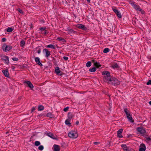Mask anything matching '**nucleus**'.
Masks as SVG:
<instances>
[{"label": "nucleus", "instance_id": "1", "mask_svg": "<svg viewBox=\"0 0 151 151\" xmlns=\"http://www.w3.org/2000/svg\"><path fill=\"white\" fill-rule=\"evenodd\" d=\"M102 75L104 76V80L107 83H109L111 82L112 79L110 73L107 71L102 72Z\"/></svg>", "mask_w": 151, "mask_h": 151}, {"label": "nucleus", "instance_id": "2", "mask_svg": "<svg viewBox=\"0 0 151 151\" xmlns=\"http://www.w3.org/2000/svg\"><path fill=\"white\" fill-rule=\"evenodd\" d=\"M68 136L70 138L75 139L78 137V134L76 131H72L68 133Z\"/></svg>", "mask_w": 151, "mask_h": 151}, {"label": "nucleus", "instance_id": "3", "mask_svg": "<svg viewBox=\"0 0 151 151\" xmlns=\"http://www.w3.org/2000/svg\"><path fill=\"white\" fill-rule=\"evenodd\" d=\"M137 130L138 132V133L141 134L143 136H147L145 129L142 127H140L137 128Z\"/></svg>", "mask_w": 151, "mask_h": 151}, {"label": "nucleus", "instance_id": "4", "mask_svg": "<svg viewBox=\"0 0 151 151\" xmlns=\"http://www.w3.org/2000/svg\"><path fill=\"white\" fill-rule=\"evenodd\" d=\"M12 48V47L11 45H7L5 44H4L2 46L3 51L5 52L9 51Z\"/></svg>", "mask_w": 151, "mask_h": 151}, {"label": "nucleus", "instance_id": "5", "mask_svg": "<svg viewBox=\"0 0 151 151\" xmlns=\"http://www.w3.org/2000/svg\"><path fill=\"white\" fill-rule=\"evenodd\" d=\"M109 83L113 84L114 86L118 85L120 84V82L116 78H113L111 82H110Z\"/></svg>", "mask_w": 151, "mask_h": 151}, {"label": "nucleus", "instance_id": "6", "mask_svg": "<svg viewBox=\"0 0 151 151\" xmlns=\"http://www.w3.org/2000/svg\"><path fill=\"white\" fill-rule=\"evenodd\" d=\"M129 3L135 10L137 11L141 10L140 7L138 5L136 4L135 2L131 1L129 2Z\"/></svg>", "mask_w": 151, "mask_h": 151}, {"label": "nucleus", "instance_id": "7", "mask_svg": "<svg viewBox=\"0 0 151 151\" xmlns=\"http://www.w3.org/2000/svg\"><path fill=\"white\" fill-rule=\"evenodd\" d=\"M1 59L5 61V63L8 64L9 63V58L8 56L5 55H3L1 56Z\"/></svg>", "mask_w": 151, "mask_h": 151}, {"label": "nucleus", "instance_id": "8", "mask_svg": "<svg viewBox=\"0 0 151 151\" xmlns=\"http://www.w3.org/2000/svg\"><path fill=\"white\" fill-rule=\"evenodd\" d=\"M43 52L45 54V56L46 58H48L50 54V52L47 49H44L43 50Z\"/></svg>", "mask_w": 151, "mask_h": 151}, {"label": "nucleus", "instance_id": "9", "mask_svg": "<svg viewBox=\"0 0 151 151\" xmlns=\"http://www.w3.org/2000/svg\"><path fill=\"white\" fill-rule=\"evenodd\" d=\"M24 83L27 84L29 87L31 89L34 88V86L32 83L29 81H24Z\"/></svg>", "mask_w": 151, "mask_h": 151}, {"label": "nucleus", "instance_id": "10", "mask_svg": "<svg viewBox=\"0 0 151 151\" xmlns=\"http://www.w3.org/2000/svg\"><path fill=\"white\" fill-rule=\"evenodd\" d=\"M146 149V146L145 144H142L140 145L139 149V151H145Z\"/></svg>", "mask_w": 151, "mask_h": 151}, {"label": "nucleus", "instance_id": "11", "mask_svg": "<svg viewBox=\"0 0 151 151\" xmlns=\"http://www.w3.org/2000/svg\"><path fill=\"white\" fill-rule=\"evenodd\" d=\"M121 147L125 151H129L131 150V148L129 147H127L126 145H122Z\"/></svg>", "mask_w": 151, "mask_h": 151}, {"label": "nucleus", "instance_id": "12", "mask_svg": "<svg viewBox=\"0 0 151 151\" xmlns=\"http://www.w3.org/2000/svg\"><path fill=\"white\" fill-rule=\"evenodd\" d=\"M113 10L117 15L118 17L119 18H121L122 17V15L120 13L119 11L118 10L116 9H113Z\"/></svg>", "mask_w": 151, "mask_h": 151}, {"label": "nucleus", "instance_id": "13", "mask_svg": "<svg viewBox=\"0 0 151 151\" xmlns=\"http://www.w3.org/2000/svg\"><path fill=\"white\" fill-rule=\"evenodd\" d=\"M53 149L54 151H60V147L59 145H54L53 147Z\"/></svg>", "mask_w": 151, "mask_h": 151}, {"label": "nucleus", "instance_id": "14", "mask_svg": "<svg viewBox=\"0 0 151 151\" xmlns=\"http://www.w3.org/2000/svg\"><path fill=\"white\" fill-rule=\"evenodd\" d=\"M123 131V129H119L118 131H117V137L119 138H121L122 137V133Z\"/></svg>", "mask_w": 151, "mask_h": 151}, {"label": "nucleus", "instance_id": "15", "mask_svg": "<svg viewBox=\"0 0 151 151\" xmlns=\"http://www.w3.org/2000/svg\"><path fill=\"white\" fill-rule=\"evenodd\" d=\"M56 47L57 48H58V47L56 45V46L52 44H50L49 45H47L46 46V47L52 48L53 49H56Z\"/></svg>", "mask_w": 151, "mask_h": 151}, {"label": "nucleus", "instance_id": "16", "mask_svg": "<svg viewBox=\"0 0 151 151\" xmlns=\"http://www.w3.org/2000/svg\"><path fill=\"white\" fill-rule=\"evenodd\" d=\"M35 60L37 64L39 65L40 66H42V64L40 63V59L38 57L35 58Z\"/></svg>", "mask_w": 151, "mask_h": 151}, {"label": "nucleus", "instance_id": "17", "mask_svg": "<svg viewBox=\"0 0 151 151\" xmlns=\"http://www.w3.org/2000/svg\"><path fill=\"white\" fill-rule=\"evenodd\" d=\"M127 117L128 118V119L131 122H133L134 121L133 119H132V117L131 116L130 114L127 116Z\"/></svg>", "mask_w": 151, "mask_h": 151}, {"label": "nucleus", "instance_id": "18", "mask_svg": "<svg viewBox=\"0 0 151 151\" xmlns=\"http://www.w3.org/2000/svg\"><path fill=\"white\" fill-rule=\"evenodd\" d=\"M4 76L6 77H8L9 76V74L8 71L6 70H4L2 71Z\"/></svg>", "mask_w": 151, "mask_h": 151}, {"label": "nucleus", "instance_id": "19", "mask_svg": "<svg viewBox=\"0 0 151 151\" xmlns=\"http://www.w3.org/2000/svg\"><path fill=\"white\" fill-rule=\"evenodd\" d=\"M55 72L57 74L59 75L61 72L59 67H57L55 70Z\"/></svg>", "mask_w": 151, "mask_h": 151}, {"label": "nucleus", "instance_id": "20", "mask_svg": "<svg viewBox=\"0 0 151 151\" xmlns=\"http://www.w3.org/2000/svg\"><path fill=\"white\" fill-rule=\"evenodd\" d=\"M66 31L68 32V33L69 34H70L71 33L75 32L72 29L69 28H67V29L66 30Z\"/></svg>", "mask_w": 151, "mask_h": 151}, {"label": "nucleus", "instance_id": "21", "mask_svg": "<svg viewBox=\"0 0 151 151\" xmlns=\"http://www.w3.org/2000/svg\"><path fill=\"white\" fill-rule=\"evenodd\" d=\"M25 44V42L24 40H22L20 42V46L22 47H23Z\"/></svg>", "mask_w": 151, "mask_h": 151}, {"label": "nucleus", "instance_id": "22", "mask_svg": "<svg viewBox=\"0 0 151 151\" xmlns=\"http://www.w3.org/2000/svg\"><path fill=\"white\" fill-rule=\"evenodd\" d=\"M94 65L97 68H99L101 66L99 63L97 62H94Z\"/></svg>", "mask_w": 151, "mask_h": 151}, {"label": "nucleus", "instance_id": "23", "mask_svg": "<svg viewBox=\"0 0 151 151\" xmlns=\"http://www.w3.org/2000/svg\"><path fill=\"white\" fill-rule=\"evenodd\" d=\"M77 28H78L82 29H84V28L85 27L82 24H78L77 25Z\"/></svg>", "mask_w": 151, "mask_h": 151}, {"label": "nucleus", "instance_id": "24", "mask_svg": "<svg viewBox=\"0 0 151 151\" xmlns=\"http://www.w3.org/2000/svg\"><path fill=\"white\" fill-rule=\"evenodd\" d=\"M38 109L39 111H42L44 109V107L42 105H40L38 106Z\"/></svg>", "mask_w": 151, "mask_h": 151}, {"label": "nucleus", "instance_id": "25", "mask_svg": "<svg viewBox=\"0 0 151 151\" xmlns=\"http://www.w3.org/2000/svg\"><path fill=\"white\" fill-rule=\"evenodd\" d=\"M96 70V68L95 67H93L92 68H90L89 70V71L90 72H95Z\"/></svg>", "mask_w": 151, "mask_h": 151}, {"label": "nucleus", "instance_id": "26", "mask_svg": "<svg viewBox=\"0 0 151 151\" xmlns=\"http://www.w3.org/2000/svg\"><path fill=\"white\" fill-rule=\"evenodd\" d=\"M47 116L48 117H49L51 118H52L53 117V115L50 112L48 113L47 114Z\"/></svg>", "mask_w": 151, "mask_h": 151}, {"label": "nucleus", "instance_id": "27", "mask_svg": "<svg viewBox=\"0 0 151 151\" xmlns=\"http://www.w3.org/2000/svg\"><path fill=\"white\" fill-rule=\"evenodd\" d=\"M110 50L109 48H105L103 50V52L104 53H106L109 52Z\"/></svg>", "mask_w": 151, "mask_h": 151}, {"label": "nucleus", "instance_id": "28", "mask_svg": "<svg viewBox=\"0 0 151 151\" xmlns=\"http://www.w3.org/2000/svg\"><path fill=\"white\" fill-rule=\"evenodd\" d=\"M57 40H58L60 41L63 42L65 41V39L64 38L62 37H58L57 38Z\"/></svg>", "mask_w": 151, "mask_h": 151}, {"label": "nucleus", "instance_id": "29", "mask_svg": "<svg viewBox=\"0 0 151 151\" xmlns=\"http://www.w3.org/2000/svg\"><path fill=\"white\" fill-rule=\"evenodd\" d=\"M40 142L39 141H36L35 142V146H37L40 145Z\"/></svg>", "mask_w": 151, "mask_h": 151}, {"label": "nucleus", "instance_id": "30", "mask_svg": "<svg viewBox=\"0 0 151 151\" xmlns=\"http://www.w3.org/2000/svg\"><path fill=\"white\" fill-rule=\"evenodd\" d=\"M91 65V62L90 61H88L86 63V66L88 67H89Z\"/></svg>", "mask_w": 151, "mask_h": 151}, {"label": "nucleus", "instance_id": "31", "mask_svg": "<svg viewBox=\"0 0 151 151\" xmlns=\"http://www.w3.org/2000/svg\"><path fill=\"white\" fill-rule=\"evenodd\" d=\"M124 111L125 112V113L127 116V115L130 114L129 112V111H128V110L127 109H124Z\"/></svg>", "mask_w": 151, "mask_h": 151}, {"label": "nucleus", "instance_id": "32", "mask_svg": "<svg viewBox=\"0 0 151 151\" xmlns=\"http://www.w3.org/2000/svg\"><path fill=\"white\" fill-rule=\"evenodd\" d=\"M38 149L40 150H42L44 149V147L43 146L41 145L38 147Z\"/></svg>", "mask_w": 151, "mask_h": 151}, {"label": "nucleus", "instance_id": "33", "mask_svg": "<svg viewBox=\"0 0 151 151\" xmlns=\"http://www.w3.org/2000/svg\"><path fill=\"white\" fill-rule=\"evenodd\" d=\"M113 68H118V65L117 64H114L112 66Z\"/></svg>", "mask_w": 151, "mask_h": 151}, {"label": "nucleus", "instance_id": "34", "mask_svg": "<svg viewBox=\"0 0 151 151\" xmlns=\"http://www.w3.org/2000/svg\"><path fill=\"white\" fill-rule=\"evenodd\" d=\"M65 123L67 125H70V121L68 119H67L65 121Z\"/></svg>", "mask_w": 151, "mask_h": 151}, {"label": "nucleus", "instance_id": "35", "mask_svg": "<svg viewBox=\"0 0 151 151\" xmlns=\"http://www.w3.org/2000/svg\"><path fill=\"white\" fill-rule=\"evenodd\" d=\"M13 31V29L12 28L9 27L7 28V31L8 32H11Z\"/></svg>", "mask_w": 151, "mask_h": 151}, {"label": "nucleus", "instance_id": "36", "mask_svg": "<svg viewBox=\"0 0 151 151\" xmlns=\"http://www.w3.org/2000/svg\"><path fill=\"white\" fill-rule=\"evenodd\" d=\"M17 10L20 13L22 14L23 13L22 11L20 8H18L17 9Z\"/></svg>", "mask_w": 151, "mask_h": 151}, {"label": "nucleus", "instance_id": "37", "mask_svg": "<svg viewBox=\"0 0 151 151\" xmlns=\"http://www.w3.org/2000/svg\"><path fill=\"white\" fill-rule=\"evenodd\" d=\"M46 28L45 27H41L40 28V30L41 31H44V30H45Z\"/></svg>", "mask_w": 151, "mask_h": 151}, {"label": "nucleus", "instance_id": "38", "mask_svg": "<svg viewBox=\"0 0 151 151\" xmlns=\"http://www.w3.org/2000/svg\"><path fill=\"white\" fill-rule=\"evenodd\" d=\"M48 135L50 137L54 139V138L52 137V136H53V135L52 134L50 133L49 134L48 133Z\"/></svg>", "mask_w": 151, "mask_h": 151}, {"label": "nucleus", "instance_id": "39", "mask_svg": "<svg viewBox=\"0 0 151 151\" xmlns=\"http://www.w3.org/2000/svg\"><path fill=\"white\" fill-rule=\"evenodd\" d=\"M69 109V107H67L65 108L64 109H63V111H65V112H66L67 111H68V110Z\"/></svg>", "mask_w": 151, "mask_h": 151}, {"label": "nucleus", "instance_id": "40", "mask_svg": "<svg viewBox=\"0 0 151 151\" xmlns=\"http://www.w3.org/2000/svg\"><path fill=\"white\" fill-rule=\"evenodd\" d=\"M12 60L14 61H17L18 60V59L16 58H12Z\"/></svg>", "mask_w": 151, "mask_h": 151}, {"label": "nucleus", "instance_id": "41", "mask_svg": "<svg viewBox=\"0 0 151 151\" xmlns=\"http://www.w3.org/2000/svg\"><path fill=\"white\" fill-rule=\"evenodd\" d=\"M146 140L148 141H151V138L149 137H147L146 138Z\"/></svg>", "mask_w": 151, "mask_h": 151}, {"label": "nucleus", "instance_id": "42", "mask_svg": "<svg viewBox=\"0 0 151 151\" xmlns=\"http://www.w3.org/2000/svg\"><path fill=\"white\" fill-rule=\"evenodd\" d=\"M147 85H149L151 84V80H149L148 81V82L147 83Z\"/></svg>", "mask_w": 151, "mask_h": 151}, {"label": "nucleus", "instance_id": "43", "mask_svg": "<svg viewBox=\"0 0 151 151\" xmlns=\"http://www.w3.org/2000/svg\"><path fill=\"white\" fill-rule=\"evenodd\" d=\"M141 10H139V11H140L141 12V13L142 14H144L145 13V12L143 10H142V9L140 8Z\"/></svg>", "mask_w": 151, "mask_h": 151}, {"label": "nucleus", "instance_id": "44", "mask_svg": "<svg viewBox=\"0 0 151 151\" xmlns=\"http://www.w3.org/2000/svg\"><path fill=\"white\" fill-rule=\"evenodd\" d=\"M63 59L65 60H67L68 58V57H65V56H64L63 57Z\"/></svg>", "mask_w": 151, "mask_h": 151}, {"label": "nucleus", "instance_id": "45", "mask_svg": "<svg viewBox=\"0 0 151 151\" xmlns=\"http://www.w3.org/2000/svg\"><path fill=\"white\" fill-rule=\"evenodd\" d=\"M35 107H33L32 109L31 110V112H32L33 111H34L35 110Z\"/></svg>", "mask_w": 151, "mask_h": 151}, {"label": "nucleus", "instance_id": "46", "mask_svg": "<svg viewBox=\"0 0 151 151\" xmlns=\"http://www.w3.org/2000/svg\"><path fill=\"white\" fill-rule=\"evenodd\" d=\"M6 39L5 38H3L2 39V41L3 42H4L5 41H6Z\"/></svg>", "mask_w": 151, "mask_h": 151}, {"label": "nucleus", "instance_id": "47", "mask_svg": "<svg viewBox=\"0 0 151 151\" xmlns=\"http://www.w3.org/2000/svg\"><path fill=\"white\" fill-rule=\"evenodd\" d=\"M93 144H94V145H98V144H99V142H93Z\"/></svg>", "mask_w": 151, "mask_h": 151}, {"label": "nucleus", "instance_id": "48", "mask_svg": "<svg viewBox=\"0 0 151 151\" xmlns=\"http://www.w3.org/2000/svg\"><path fill=\"white\" fill-rule=\"evenodd\" d=\"M48 32L47 31H45V32H44L43 33H42V34H44L45 35L47 34H48Z\"/></svg>", "mask_w": 151, "mask_h": 151}, {"label": "nucleus", "instance_id": "49", "mask_svg": "<svg viewBox=\"0 0 151 151\" xmlns=\"http://www.w3.org/2000/svg\"><path fill=\"white\" fill-rule=\"evenodd\" d=\"M41 52V51L40 50H39L37 51V53L38 54H40Z\"/></svg>", "mask_w": 151, "mask_h": 151}, {"label": "nucleus", "instance_id": "50", "mask_svg": "<svg viewBox=\"0 0 151 151\" xmlns=\"http://www.w3.org/2000/svg\"><path fill=\"white\" fill-rule=\"evenodd\" d=\"M79 123V122L78 121H77L76 122V124L77 125H78Z\"/></svg>", "mask_w": 151, "mask_h": 151}, {"label": "nucleus", "instance_id": "51", "mask_svg": "<svg viewBox=\"0 0 151 151\" xmlns=\"http://www.w3.org/2000/svg\"><path fill=\"white\" fill-rule=\"evenodd\" d=\"M149 104H150L151 105V101H149Z\"/></svg>", "mask_w": 151, "mask_h": 151}, {"label": "nucleus", "instance_id": "52", "mask_svg": "<svg viewBox=\"0 0 151 151\" xmlns=\"http://www.w3.org/2000/svg\"><path fill=\"white\" fill-rule=\"evenodd\" d=\"M90 0H87V1L88 2H89L90 1Z\"/></svg>", "mask_w": 151, "mask_h": 151}, {"label": "nucleus", "instance_id": "53", "mask_svg": "<svg viewBox=\"0 0 151 151\" xmlns=\"http://www.w3.org/2000/svg\"><path fill=\"white\" fill-rule=\"evenodd\" d=\"M32 27V25L30 27L31 28Z\"/></svg>", "mask_w": 151, "mask_h": 151}]
</instances>
